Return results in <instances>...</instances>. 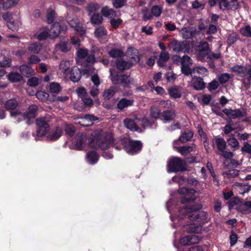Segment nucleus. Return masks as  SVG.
Segmentation results:
<instances>
[{
    "label": "nucleus",
    "instance_id": "obj_27",
    "mask_svg": "<svg viewBox=\"0 0 251 251\" xmlns=\"http://www.w3.org/2000/svg\"><path fill=\"white\" fill-rule=\"evenodd\" d=\"M215 144L220 151H224L226 149V143L225 139L222 137L215 138Z\"/></svg>",
    "mask_w": 251,
    "mask_h": 251
},
{
    "label": "nucleus",
    "instance_id": "obj_37",
    "mask_svg": "<svg viewBox=\"0 0 251 251\" xmlns=\"http://www.w3.org/2000/svg\"><path fill=\"white\" fill-rule=\"evenodd\" d=\"M109 55L112 58H116V57H121L124 55L123 51L117 49H112L108 52Z\"/></svg>",
    "mask_w": 251,
    "mask_h": 251
},
{
    "label": "nucleus",
    "instance_id": "obj_18",
    "mask_svg": "<svg viewBox=\"0 0 251 251\" xmlns=\"http://www.w3.org/2000/svg\"><path fill=\"white\" fill-rule=\"evenodd\" d=\"M132 63L122 59H118L116 62V66L118 70L121 71L130 69L132 66Z\"/></svg>",
    "mask_w": 251,
    "mask_h": 251
},
{
    "label": "nucleus",
    "instance_id": "obj_53",
    "mask_svg": "<svg viewBox=\"0 0 251 251\" xmlns=\"http://www.w3.org/2000/svg\"><path fill=\"white\" fill-rule=\"evenodd\" d=\"M142 13L143 14V20L147 21L151 20L152 18V15L150 12L149 10L147 8H145L142 10Z\"/></svg>",
    "mask_w": 251,
    "mask_h": 251
},
{
    "label": "nucleus",
    "instance_id": "obj_14",
    "mask_svg": "<svg viewBox=\"0 0 251 251\" xmlns=\"http://www.w3.org/2000/svg\"><path fill=\"white\" fill-rule=\"evenodd\" d=\"M124 124L126 127L132 131H138L141 132L142 130L140 128L135 121L130 118H126L124 120Z\"/></svg>",
    "mask_w": 251,
    "mask_h": 251
},
{
    "label": "nucleus",
    "instance_id": "obj_6",
    "mask_svg": "<svg viewBox=\"0 0 251 251\" xmlns=\"http://www.w3.org/2000/svg\"><path fill=\"white\" fill-rule=\"evenodd\" d=\"M113 69H110V77L112 83L115 85L121 84L124 88H129L131 82L129 79V76L124 74L118 75L113 73Z\"/></svg>",
    "mask_w": 251,
    "mask_h": 251
},
{
    "label": "nucleus",
    "instance_id": "obj_38",
    "mask_svg": "<svg viewBox=\"0 0 251 251\" xmlns=\"http://www.w3.org/2000/svg\"><path fill=\"white\" fill-rule=\"evenodd\" d=\"M61 30V27L60 24L58 23H55L52 25L50 29V32L52 33L53 37H56L59 35Z\"/></svg>",
    "mask_w": 251,
    "mask_h": 251
},
{
    "label": "nucleus",
    "instance_id": "obj_15",
    "mask_svg": "<svg viewBox=\"0 0 251 251\" xmlns=\"http://www.w3.org/2000/svg\"><path fill=\"white\" fill-rule=\"evenodd\" d=\"M169 59L170 55L168 52L161 51L157 61V64L160 68H164L166 66V64Z\"/></svg>",
    "mask_w": 251,
    "mask_h": 251
},
{
    "label": "nucleus",
    "instance_id": "obj_4",
    "mask_svg": "<svg viewBox=\"0 0 251 251\" xmlns=\"http://www.w3.org/2000/svg\"><path fill=\"white\" fill-rule=\"evenodd\" d=\"M167 170L168 173H178L188 170L185 160L176 156H173L167 162Z\"/></svg>",
    "mask_w": 251,
    "mask_h": 251
},
{
    "label": "nucleus",
    "instance_id": "obj_2",
    "mask_svg": "<svg viewBox=\"0 0 251 251\" xmlns=\"http://www.w3.org/2000/svg\"><path fill=\"white\" fill-rule=\"evenodd\" d=\"M114 138L110 132L97 134L90 139V143L95 144L96 146L101 150L109 149L114 144Z\"/></svg>",
    "mask_w": 251,
    "mask_h": 251
},
{
    "label": "nucleus",
    "instance_id": "obj_54",
    "mask_svg": "<svg viewBox=\"0 0 251 251\" xmlns=\"http://www.w3.org/2000/svg\"><path fill=\"white\" fill-rule=\"evenodd\" d=\"M228 145L233 148L238 149L239 143L235 137L229 138L227 140Z\"/></svg>",
    "mask_w": 251,
    "mask_h": 251
},
{
    "label": "nucleus",
    "instance_id": "obj_19",
    "mask_svg": "<svg viewBox=\"0 0 251 251\" xmlns=\"http://www.w3.org/2000/svg\"><path fill=\"white\" fill-rule=\"evenodd\" d=\"M247 67L245 66L236 65L231 68L232 72L238 75L241 77H245L247 71Z\"/></svg>",
    "mask_w": 251,
    "mask_h": 251
},
{
    "label": "nucleus",
    "instance_id": "obj_5",
    "mask_svg": "<svg viewBox=\"0 0 251 251\" xmlns=\"http://www.w3.org/2000/svg\"><path fill=\"white\" fill-rule=\"evenodd\" d=\"M51 118L50 117H39L36 119V124L38 127L36 136L42 137L47 134L50 126Z\"/></svg>",
    "mask_w": 251,
    "mask_h": 251
},
{
    "label": "nucleus",
    "instance_id": "obj_59",
    "mask_svg": "<svg viewBox=\"0 0 251 251\" xmlns=\"http://www.w3.org/2000/svg\"><path fill=\"white\" fill-rule=\"evenodd\" d=\"M240 172L239 170L236 169H231L226 171L225 174L228 177H235L238 176Z\"/></svg>",
    "mask_w": 251,
    "mask_h": 251
},
{
    "label": "nucleus",
    "instance_id": "obj_49",
    "mask_svg": "<svg viewBox=\"0 0 251 251\" xmlns=\"http://www.w3.org/2000/svg\"><path fill=\"white\" fill-rule=\"evenodd\" d=\"M126 0H112V5L116 9L123 7L126 3Z\"/></svg>",
    "mask_w": 251,
    "mask_h": 251
},
{
    "label": "nucleus",
    "instance_id": "obj_33",
    "mask_svg": "<svg viewBox=\"0 0 251 251\" xmlns=\"http://www.w3.org/2000/svg\"><path fill=\"white\" fill-rule=\"evenodd\" d=\"M205 83L201 78L194 80L193 82V87L196 90H201L205 87Z\"/></svg>",
    "mask_w": 251,
    "mask_h": 251
},
{
    "label": "nucleus",
    "instance_id": "obj_41",
    "mask_svg": "<svg viewBox=\"0 0 251 251\" xmlns=\"http://www.w3.org/2000/svg\"><path fill=\"white\" fill-rule=\"evenodd\" d=\"M241 34L244 37H251V26L246 25L240 29Z\"/></svg>",
    "mask_w": 251,
    "mask_h": 251
},
{
    "label": "nucleus",
    "instance_id": "obj_42",
    "mask_svg": "<svg viewBox=\"0 0 251 251\" xmlns=\"http://www.w3.org/2000/svg\"><path fill=\"white\" fill-rule=\"evenodd\" d=\"M162 11V8L160 6L158 5H154L151 8V14L152 15V17L155 16L156 17H158L160 16Z\"/></svg>",
    "mask_w": 251,
    "mask_h": 251
},
{
    "label": "nucleus",
    "instance_id": "obj_35",
    "mask_svg": "<svg viewBox=\"0 0 251 251\" xmlns=\"http://www.w3.org/2000/svg\"><path fill=\"white\" fill-rule=\"evenodd\" d=\"M168 92L172 98L177 99L181 97V94L179 92L177 86H174L170 88L168 90Z\"/></svg>",
    "mask_w": 251,
    "mask_h": 251
},
{
    "label": "nucleus",
    "instance_id": "obj_26",
    "mask_svg": "<svg viewBox=\"0 0 251 251\" xmlns=\"http://www.w3.org/2000/svg\"><path fill=\"white\" fill-rule=\"evenodd\" d=\"M107 31L105 27L103 26H100L95 29L94 35L98 39L102 38L103 37L106 36Z\"/></svg>",
    "mask_w": 251,
    "mask_h": 251
},
{
    "label": "nucleus",
    "instance_id": "obj_46",
    "mask_svg": "<svg viewBox=\"0 0 251 251\" xmlns=\"http://www.w3.org/2000/svg\"><path fill=\"white\" fill-rule=\"evenodd\" d=\"M55 13L53 10L50 9L47 11V21L48 24L52 23L55 20Z\"/></svg>",
    "mask_w": 251,
    "mask_h": 251
},
{
    "label": "nucleus",
    "instance_id": "obj_29",
    "mask_svg": "<svg viewBox=\"0 0 251 251\" xmlns=\"http://www.w3.org/2000/svg\"><path fill=\"white\" fill-rule=\"evenodd\" d=\"M102 17L98 13H94L90 18V22L93 25H99L102 23Z\"/></svg>",
    "mask_w": 251,
    "mask_h": 251
},
{
    "label": "nucleus",
    "instance_id": "obj_39",
    "mask_svg": "<svg viewBox=\"0 0 251 251\" xmlns=\"http://www.w3.org/2000/svg\"><path fill=\"white\" fill-rule=\"evenodd\" d=\"M99 8V5L97 3L93 2H91L89 3L86 8L89 15H91L93 13H94Z\"/></svg>",
    "mask_w": 251,
    "mask_h": 251
},
{
    "label": "nucleus",
    "instance_id": "obj_30",
    "mask_svg": "<svg viewBox=\"0 0 251 251\" xmlns=\"http://www.w3.org/2000/svg\"><path fill=\"white\" fill-rule=\"evenodd\" d=\"M18 105V101L15 99H10L4 103V107L7 110H14Z\"/></svg>",
    "mask_w": 251,
    "mask_h": 251
},
{
    "label": "nucleus",
    "instance_id": "obj_16",
    "mask_svg": "<svg viewBox=\"0 0 251 251\" xmlns=\"http://www.w3.org/2000/svg\"><path fill=\"white\" fill-rule=\"evenodd\" d=\"M180 33L184 39H192L195 36L196 30L191 27H186L182 28Z\"/></svg>",
    "mask_w": 251,
    "mask_h": 251
},
{
    "label": "nucleus",
    "instance_id": "obj_22",
    "mask_svg": "<svg viewBox=\"0 0 251 251\" xmlns=\"http://www.w3.org/2000/svg\"><path fill=\"white\" fill-rule=\"evenodd\" d=\"M42 48L43 47L41 43L39 42H33L28 45L27 50L28 52L31 53L38 54L40 52Z\"/></svg>",
    "mask_w": 251,
    "mask_h": 251
},
{
    "label": "nucleus",
    "instance_id": "obj_9",
    "mask_svg": "<svg viewBox=\"0 0 251 251\" xmlns=\"http://www.w3.org/2000/svg\"><path fill=\"white\" fill-rule=\"evenodd\" d=\"M133 104V100L127 99L126 98H123L117 102L116 109H117V111L118 112L123 111L125 110V108L132 106Z\"/></svg>",
    "mask_w": 251,
    "mask_h": 251
},
{
    "label": "nucleus",
    "instance_id": "obj_12",
    "mask_svg": "<svg viewBox=\"0 0 251 251\" xmlns=\"http://www.w3.org/2000/svg\"><path fill=\"white\" fill-rule=\"evenodd\" d=\"M19 70L21 75L26 77H30L34 75L35 72L30 65L23 64L19 67Z\"/></svg>",
    "mask_w": 251,
    "mask_h": 251
},
{
    "label": "nucleus",
    "instance_id": "obj_7",
    "mask_svg": "<svg viewBox=\"0 0 251 251\" xmlns=\"http://www.w3.org/2000/svg\"><path fill=\"white\" fill-rule=\"evenodd\" d=\"M168 46L169 48L172 49L173 51L176 52H186L189 50V46L187 43L184 41L181 42L176 39H174L170 42Z\"/></svg>",
    "mask_w": 251,
    "mask_h": 251
},
{
    "label": "nucleus",
    "instance_id": "obj_45",
    "mask_svg": "<svg viewBox=\"0 0 251 251\" xmlns=\"http://www.w3.org/2000/svg\"><path fill=\"white\" fill-rule=\"evenodd\" d=\"M75 128L74 125H66L65 131L66 134L69 136L70 137H72L74 135L75 133Z\"/></svg>",
    "mask_w": 251,
    "mask_h": 251
},
{
    "label": "nucleus",
    "instance_id": "obj_63",
    "mask_svg": "<svg viewBox=\"0 0 251 251\" xmlns=\"http://www.w3.org/2000/svg\"><path fill=\"white\" fill-rule=\"evenodd\" d=\"M39 79L36 77H31L30 78L27 82V84L30 87H35L38 85Z\"/></svg>",
    "mask_w": 251,
    "mask_h": 251
},
{
    "label": "nucleus",
    "instance_id": "obj_47",
    "mask_svg": "<svg viewBox=\"0 0 251 251\" xmlns=\"http://www.w3.org/2000/svg\"><path fill=\"white\" fill-rule=\"evenodd\" d=\"M56 48L60 50L62 52H68L70 49L67 43L66 42L57 44L56 45Z\"/></svg>",
    "mask_w": 251,
    "mask_h": 251
},
{
    "label": "nucleus",
    "instance_id": "obj_64",
    "mask_svg": "<svg viewBox=\"0 0 251 251\" xmlns=\"http://www.w3.org/2000/svg\"><path fill=\"white\" fill-rule=\"evenodd\" d=\"M219 7L220 9H229L231 8L229 2L227 0H221L220 1Z\"/></svg>",
    "mask_w": 251,
    "mask_h": 251
},
{
    "label": "nucleus",
    "instance_id": "obj_25",
    "mask_svg": "<svg viewBox=\"0 0 251 251\" xmlns=\"http://www.w3.org/2000/svg\"><path fill=\"white\" fill-rule=\"evenodd\" d=\"M194 133L191 130L185 131L182 133L179 138V140L182 143H185L188 141L191 140L193 138Z\"/></svg>",
    "mask_w": 251,
    "mask_h": 251
},
{
    "label": "nucleus",
    "instance_id": "obj_40",
    "mask_svg": "<svg viewBox=\"0 0 251 251\" xmlns=\"http://www.w3.org/2000/svg\"><path fill=\"white\" fill-rule=\"evenodd\" d=\"M156 124L155 121H151L146 117L143 118L141 120V125L143 128L152 127L153 125Z\"/></svg>",
    "mask_w": 251,
    "mask_h": 251
},
{
    "label": "nucleus",
    "instance_id": "obj_8",
    "mask_svg": "<svg viewBox=\"0 0 251 251\" xmlns=\"http://www.w3.org/2000/svg\"><path fill=\"white\" fill-rule=\"evenodd\" d=\"M62 128L60 126H56L54 128L52 129L49 131L47 136V139L48 141H54L58 140L62 136Z\"/></svg>",
    "mask_w": 251,
    "mask_h": 251
},
{
    "label": "nucleus",
    "instance_id": "obj_21",
    "mask_svg": "<svg viewBox=\"0 0 251 251\" xmlns=\"http://www.w3.org/2000/svg\"><path fill=\"white\" fill-rule=\"evenodd\" d=\"M176 116L174 110L167 109L161 112L160 118L166 121H171L175 118Z\"/></svg>",
    "mask_w": 251,
    "mask_h": 251
},
{
    "label": "nucleus",
    "instance_id": "obj_28",
    "mask_svg": "<svg viewBox=\"0 0 251 251\" xmlns=\"http://www.w3.org/2000/svg\"><path fill=\"white\" fill-rule=\"evenodd\" d=\"M101 13L104 17L107 18H112L116 16V11L114 9L109 8L107 6L102 8Z\"/></svg>",
    "mask_w": 251,
    "mask_h": 251
},
{
    "label": "nucleus",
    "instance_id": "obj_24",
    "mask_svg": "<svg viewBox=\"0 0 251 251\" xmlns=\"http://www.w3.org/2000/svg\"><path fill=\"white\" fill-rule=\"evenodd\" d=\"M8 79L11 82H19L24 79L21 73L11 72L8 75Z\"/></svg>",
    "mask_w": 251,
    "mask_h": 251
},
{
    "label": "nucleus",
    "instance_id": "obj_17",
    "mask_svg": "<svg viewBox=\"0 0 251 251\" xmlns=\"http://www.w3.org/2000/svg\"><path fill=\"white\" fill-rule=\"evenodd\" d=\"M82 75L80 69L77 67H74L70 71V79L74 82H78L81 78Z\"/></svg>",
    "mask_w": 251,
    "mask_h": 251
},
{
    "label": "nucleus",
    "instance_id": "obj_3",
    "mask_svg": "<svg viewBox=\"0 0 251 251\" xmlns=\"http://www.w3.org/2000/svg\"><path fill=\"white\" fill-rule=\"evenodd\" d=\"M120 144L124 150L130 155H134L140 152L143 145L140 140H134L124 137L120 140Z\"/></svg>",
    "mask_w": 251,
    "mask_h": 251
},
{
    "label": "nucleus",
    "instance_id": "obj_34",
    "mask_svg": "<svg viewBox=\"0 0 251 251\" xmlns=\"http://www.w3.org/2000/svg\"><path fill=\"white\" fill-rule=\"evenodd\" d=\"M241 202V200L238 197L232 198L227 202L229 210H232L235 206H238Z\"/></svg>",
    "mask_w": 251,
    "mask_h": 251
},
{
    "label": "nucleus",
    "instance_id": "obj_1",
    "mask_svg": "<svg viewBox=\"0 0 251 251\" xmlns=\"http://www.w3.org/2000/svg\"><path fill=\"white\" fill-rule=\"evenodd\" d=\"M202 208V205L195 203L192 204L180 207L178 209L179 213L184 216H187L191 221H195L198 224L190 223L184 226V230L188 233H200L201 232L204 220H206L208 217L206 212L200 211Z\"/></svg>",
    "mask_w": 251,
    "mask_h": 251
},
{
    "label": "nucleus",
    "instance_id": "obj_20",
    "mask_svg": "<svg viewBox=\"0 0 251 251\" xmlns=\"http://www.w3.org/2000/svg\"><path fill=\"white\" fill-rule=\"evenodd\" d=\"M99 159V156L96 151H90L86 154L87 161L90 164H96L98 161Z\"/></svg>",
    "mask_w": 251,
    "mask_h": 251
},
{
    "label": "nucleus",
    "instance_id": "obj_48",
    "mask_svg": "<svg viewBox=\"0 0 251 251\" xmlns=\"http://www.w3.org/2000/svg\"><path fill=\"white\" fill-rule=\"evenodd\" d=\"M198 50L202 51H210L209 45L205 41H201L198 47Z\"/></svg>",
    "mask_w": 251,
    "mask_h": 251
},
{
    "label": "nucleus",
    "instance_id": "obj_13",
    "mask_svg": "<svg viewBox=\"0 0 251 251\" xmlns=\"http://www.w3.org/2000/svg\"><path fill=\"white\" fill-rule=\"evenodd\" d=\"M75 146L76 149L78 150H81L83 148L87 140L86 135L82 132H78L76 134L75 137Z\"/></svg>",
    "mask_w": 251,
    "mask_h": 251
},
{
    "label": "nucleus",
    "instance_id": "obj_57",
    "mask_svg": "<svg viewBox=\"0 0 251 251\" xmlns=\"http://www.w3.org/2000/svg\"><path fill=\"white\" fill-rule=\"evenodd\" d=\"M59 67L62 72L66 73L70 68V63L68 61L62 60L60 62Z\"/></svg>",
    "mask_w": 251,
    "mask_h": 251
},
{
    "label": "nucleus",
    "instance_id": "obj_60",
    "mask_svg": "<svg viewBox=\"0 0 251 251\" xmlns=\"http://www.w3.org/2000/svg\"><path fill=\"white\" fill-rule=\"evenodd\" d=\"M181 72L185 75L188 76L192 74L193 71L192 69L190 68V66L181 65Z\"/></svg>",
    "mask_w": 251,
    "mask_h": 251
},
{
    "label": "nucleus",
    "instance_id": "obj_61",
    "mask_svg": "<svg viewBox=\"0 0 251 251\" xmlns=\"http://www.w3.org/2000/svg\"><path fill=\"white\" fill-rule=\"evenodd\" d=\"M217 25L211 24L209 25L208 28L206 31L207 34H215L217 32Z\"/></svg>",
    "mask_w": 251,
    "mask_h": 251
},
{
    "label": "nucleus",
    "instance_id": "obj_31",
    "mask_svg": "<svg viewBox=\"0 0 251 251\" xmlns=\"http://www.w3.org/2000/svg\"><path fill=\"white\" fill-rule=\"evenodd\" d=\"M84 120L86 121L88 123L85 125H83L84 126H88L92 125L94 124L95 121L98 120V118L94 115L86 114H85L83 118Z\"/></svg>",
    "mask_w": 251,
    "mask_h": 251
},
{
    "label": "nucleus",
    "instance_id": "obj_32",
    "mask_svg": "<svg viewBox=\"0 0 251 251\" xmlns=\"http://www.w3.org/2000/svg\"><path fill=\"white\" fill-rule=\"evenodd\" d=\"M178 192L180 194H185L190 197L194 196L196 191L194 188L182 187L178 189Z\"/></svg>",
    "mask_w": 251,
    "mask_h": 251
},
{
    "label": "nucleus",
    "instance_id": "obj_44",
    "mask_svg": "<svg viewBox=\"0 0 251 251\" xmlns=\"http://www.w3.org/2000/svg\"><path fill=\"white\" fill-rule=\"evenodd\" d=\"M50 90L51 93L57 94L61 90V86L58 83L51 82L50 85Z\"/></svg>",
    "mask_w": 251,
    "mask_h": 251
},
{
    "label": "nucleus",
    "instance_id": "obj_52",
    "mask_svg": "<svg viewBox=\"0 0 251 251\" xmlns=\"http://www.w3.org/2000/svg\"><path fill=\"white\" fill-rule=\"evenodd\" d=\"M161 112H160V110L155 108H151V111H150V115L155 120H157L159 118V117H161Z\"/></svg>",
    "mask_w": 251,
    "mask_h": 251
},
{
    "label": "nucleus",
    "instance_id": "obj_58",
    "mask_svg": "<svg viewBox=\"0 0 251 251\" xmlns=\"http://www.w3.org/2000/svg\"><path fill=\"white\" fill-rule=\"evenodd\" d=\"M230 77V75L227 73H224L221 75L219 77V80L221 84H223L227 82Z\"/></svg>",
    "mask_w": 251,
    "mask_h": 251
},
{
    "label": "nucleus",
    "instance_id": "obj_62",
    "mask_svg": "<svg viewBox=\"0 0 251 251\" xmlns=\"http://www.w3.org/2000/svg\"><path fill=\"white\" fill-rule=\"evenodd\" d=\"M40 59L39 57L35 55H31L29 57L28 64V65L35 64L39 63L40 61Z\"/></svg>",
    "mask_w": 251,
    "mask_h": 251
},
{
    "label": "nucleus",
    "instance_id": "obj_56",
    "mask_svg": "<svg viewBox=\"0 0 251 251\" xmlns=\"http://www.w3.org/2000/svg\"><path fill=\"white\" fill-rule=\"evenodd\" d=\"M193 64V60L190 57L184 55L181 58V65L191 66Z\"/></svg>",
    "mask_w": 251,
    "mask_h": 251
},
{
    "label": "nucleus",
    "instance_id": "obj_51",
    "mask_svg": "<svg viewBox=\"0 0 251 251\" xmlns=\"http://www.w3.org/2000/svg\"><path fill=\"white\" fill-rule=\"evenodd\" d=\"M228 124H226L224 127L223 130L226 134H228L231 131L235 130V128L233 127L232 125H233L232 121L230 120L227 122Z\"/></svg>",
    "mask_w": 251,
    "mask_h": 251
},
{
    "label": "nucleus",
    "instance_id": "obj_36",
    "mask_svg": "<svg viewBox=\"0 0 251 251\" xmlns=\"http://www.w3.org/2000/svg\"><path fill=\"white\" fill-rule=\"evenodd\" d=\"M193 151L191 146H180L177 148V151L182 155H186Z\"/></svg>",
    "mask_w": 251,
    "mask_h": 251
},
{
    "label": "nucleus",
    "instance_id": "obj_11",
    "mask_svg": "<svg viewBox=\"0 0 251 251\" xmlns=\"http://www.w3.org/2000/svg\"><path fill=\"white\" fill-rule=\"evenodd\" d=\"M38 107L37 105L32 104L30 105L27 111L24 113V117L27 119V123L29 124L30 119H34L37 113Z\"/></svg>",
    "mask_w": 251,
    "mask_h": 251
},
{
    "label": "nucleus",
    "instance_id": "obj_55",
    "mask_svg": "<svg viewBox=\"0 0 251 251\" xmlns=\"http://www.w3.org/2000/svg\"><path fill=\"white\" fill-rule=\"evenodd\" d=\"M239 39L238 36L235 34H230L227 37V43L229 46L234 44Z\"/></svg>",
    "mask_w": 251,
    "mask_h": 251
},
{
    "label": "nucleus",
    "instance_id": "obj_50",
    "mask_svg": "<svg viewBox=\"0 0 251 251\" xmlns=\"http://www.w3.org/2000/svg\"><path fill=\"white\" fill-rule=\"evenodd\" d=\"M122 23H123V20L120 18L116 19L112 18L110 20V24L111 26L114 29L118 28L119 27V25H121L122 24Z\"/></svg>",
    "mask_w": 251,
    "mask_h": 251
},
{
    "label": "nucleus",
    "instance_id": "obj_10",
    "mask_svg": "<svg viewBox=\"0 0 251 251\" xmlns=\"http://www.w3.org/2000/svg\"><path fill=\"white\" fill-rule=\"evenodd\" d=\"M223 112L230 119H235L243 117L240 109H232L231 108H225Z\"/></svg>",
    "mask_w": 251,
    "mask_h": 251
},
{
    "label": "nucleus",
    "instance_id": "obj_23",
    "mask_svg": "<svg viewBox=\"0 0 251 251\" xmlns=\"http://www.w3.org/2000/svg\"><path fill=\"white\" fill-rule=\"evenodd\" d=\"M117 91L115 86H111L109 88L105 89L102 94L104 100H109L114 96Z\"/></svg>",
    "mask_w": 251,
    "mask_h": 251
},
{
    "label": "nucleus",
    "instance_id": "obj_43",
    "mask_svg": "<svg viewBox=\"0 0 251 251\" xmlns=\"http://www.w3.org/2000/svg\"><path fill=\"white\" fill-rule=\"evenodd\" d=\"M211 109L213 113L216 114L217 115L221 117H224V114L223 111H221V108L218 103L216 104H213L212 103L211 104Z\"/></svg>",
    "mask_w": 251,
    "mask_h": 251
}]
</instances>
